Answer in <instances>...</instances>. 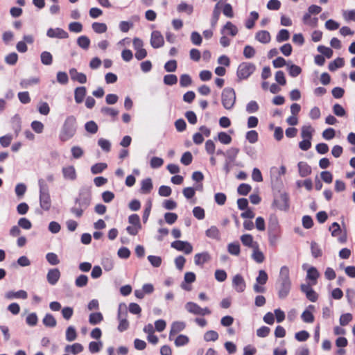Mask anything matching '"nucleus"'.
<instances>
[{
	"instance_id": "obj_17",
	"label": "nucleus",
	"mask_w": 355,
	"mask_h": 355,
	"mask_svg": "<svg viewBox=\"0 0 355 355\" xmlns=\"http://www.w3.org/2000/svg\"><path fill=\"white\" fill-rule=\"evenodd\" d=\"M69 75L71 80L84 84L87 82V76L85 73L78 72L76 69L72 68L69 70Z\"/></svg>"
},
{
	"instance_id": "obj_48",
	"label": "nucleus",
	"mask_w": 355,
	"mask_h": 355,
	"mask_svg": "<svg viewBox=\"0 0 355 355\" xmlns=\"http://www.w3.org/2000/svg\"><path fill=\"white\" fill-rule=\"evenodd\" d=\"M251 189H252V187L250 184L243 183L239 186V187L237 189V192L240 195L246 196L250 193Z\"/></svg>"
},
{
	"instance_id": "obj_38",
	"label": "nucleus",
	"mask_w": 355,
	"mask_h": 355,
	"mask_svg": "<svg viewBox=\"0 0 355 355\" xmlns=\"http://www.w3.org/2000/svg\"><path fill=\"white\" fill-rule=\"evenodd\" d=\"M290 37V33L286 29H282L279 31L278 34L276 36V40L278 42H282L284 41H287Z\"/></svg>"
},
{
	"instance_id": "obj_34",
	"label": "nucleus",
	"mask_w": 355,
	"mask_h": 355,
	"mask_svg": "<svg viewBox=\"0 0 355 355\" xmlns=\"http://www.w3.org/2000/svg\"><path fill=\"white\" fill-rule=\"evenodd\" d=\"M103 320V316L101 313L96 312L92 313L89 315V322L91 324L95 325L100 323Z\"/></svg>"
},
{
	"instance_id": "obj_36",
	"label": "nucleus",
	"mask_w": 355,
	"mask_h": 355,
	"mask_svg": "<svg viewBox=\"0 0 355 355\" xmlns=\"http://www.w3.org/2000/svg\"><path fill=\"white\" fill-rule=\"evenodd\" d=\"M41 62L44 65H51L53 62V56L49 51H43L40 55Z\"/></svg>"
},
{
	"instance_id": "obj_49",
	"label": "nucleus",
	"mask_w": 355,
	"mask_h": 355,
	"mask_svg": "<svg viewBox=\"0 0 355 355\" xmlns=\"http://www.w3.org/2000/svg\"><path fill=\"white\" fill-rule=\"evenodd\" d=\"M311 254L313 257L318 258L322 256V252L319 245L315 242H311Z\"/></svg>"
},
{
	"instance_id": "obj_6",
	"label": "nucleus",
	"mask_w": 355,
	"mask_h": 355,
	"mask_svg": "<svg viewBox=\"0 0 355 355\" xmlns=\"http://www.w3.org/2000/svg\"><path fill=\"white\" fill-rule=\"evenodd\" d=\"M273 208L287 211L289 209V196L286 193H282L277 196L272 205Z\"/></svg>"
},
{
	"instance_id": "obj_3",
	"label": "nucleus",
	"mask_w": 355,
	"mask_h": 355,
	"mask_svg": "<svg viewBox=\"0 0 355 355\" xmlns=\"http://www.w3.org/2000/svg\"><path fill=\"white\" fill-rule=\"evenodd\" d=\"M40 186V205L42 209L49 211L51 207V200L46 187L44 180L42 179L39 180Z\"/></svg>"
},
{
	"instance_id": "obj_58",
	"label": "nucleus",
	"mask_w": 355,
	"mask_h": 355,
	"mask_svg": "<svg viewBox=\"0 0 355 355\" xmlns=\"http://www.w3.org/2000/svg\"><path fill=\"white\" fill-rule=\"evenodd\" d=\"M259 135L256 130H250L246 133V139L251 144L258 141Z\"/></svg>"
},
{
	"instance_id": "obj_45",
	"label": "nucleus",
	"mask_w": 355,
	"mask_h": 355,
	"mask_svg": "<svg viewBox=\"0 0 355 355\" xmlns=\"http://www.w3.org/2000/svg\"><path fill=\"white\" fill-rule=\"evenodd\" d=\"M78 45L83 49H87L90 44V40L87 36H80L77 40Z\"/></svg>"
},
{
	"instance_id": "obj_30",
	"label": "nucleus",
	"mask_w": 355,
	"mask_h": 355,
	"mask_svg": "<svg viewBox=\"0 0 355 355\" xmlns=\"http://www.w3.org/2000/svg\"><path fill=\"white\" fill-rule=\"evenodd\" d=\"M320 274L318 270L315 267H311L308 271L306 277L309 280L313 281V284L315 285L317 283V279L319 277Z\"/></svg>"
},
{
	"instance_id": "obj_61",
	"label": "nucleus",
	"mask_w": 355,
	"mask_h": 355,
	"mask_svg": "<svg viewBox=\"0 0 355 355\" xmlns=\"http://www.w3.org/2000/svg\"><path fill=\"white\" fill-rule=\"evenodd\" d=\"M46 259L47 261L51 265L54 266V265H57L60 263V260H59L57 254L53 252L47 253L46 255Z\"/></svg>"
},
{
	"instance_id": "obj_14",
	"label": "nucleus",
	"mask_w": 355,
	"mask_h": 355,
	"mask_svg": "<svg viewBox=\"0 0 355 355\" xmlns=\"http://www.w3.org/2000/svg\"><path fill=\"white\" fill-rule=\"evenodd\" d=\"M186 327V324L184 322L175 321L173 322L169 332V340H173V336L178 334L181 331L184 330Z\"/></svg>"
},
{
	"instance_id": "obj_24",
	"label": "nucleus",
	"mask_w": 355,
	"mask_h": 355,
	"mask_svg": "<svg viewBox=\"0 0 355 355\" xmlns=\"http://www.w3.org/2000/svg\"><path fill=\"white\" fill-rule=\"evenodd\" d=\"M211 259L209 254L207 252L202 253H198L194 257V261L196 265H202L209 261Z\"/></svg>"
},
{
	"instance_id": "obj_54",
	"label": "nucleus",
	"mask_w": 355,
	"mask_h": 355,
	"mask_svg": "<svg viewBox=\"0 0 355 355\" xmlns=\"http://www.w3.org/2000/svg\"><path fill=\"white\" fill-rule=\"evenodd\" d=\"M302 320L306 323H312L314 321L313 314L309 310H305L301 315Z\"/></svg>"
},
{
	"instance_id": "obj_42",
	"label": "nucleus",
	"mask_w": 355,
	"mask_h": 355,
	"mask_svg": "<svg viewBox=\"0 0 355 355\" xmlns=\"http://www.w3.org/2000/svg\"><path fill=\"white\" fill-rule=\"evenodd\" d=\"M107 167L105 163H97L93 165L91 168V171L93 174H98L102 173Z\"/></svg>"
},
{
	"instance_id": "obj_2",
	"label": "nucleus",
	"mask_w": 355,
	"mask_h": 355,
	"mask_svg": "<svg viewBox=\"0 0 355 355\" xmlns=\"http://www.w3.org/2000/svg\"><path fill=\"white\" fill-rule=\"evenodd\" d=\"M76 132V119L73 116H69L64 121L59 135V139L62 142L72 138Z\"/></svg>"
},
{
	"instance_id": "obj_13",
	"label": "nucleus",
	"mask_w": 355,
	"mask_h": 355,
	"mask_svg": "<svg viewBox=\"0 0 355 355\" xmlns=\"http://www.w3.org/2000/svg\"><path fill=\"white\" fill-rule=\"evenodd\" d=\"M232 285L234 289L239 293L243 292L246 287L243 277L239 274L236 275L233 277Z\"/></svg>"
},
{
	"instance_id": "obj_57",
	"label": "nucleus",
	"mask_w": 355,
	"mask_h": 355,
	"mask_svg": "<svg viewBox=\"0 0 355 355\" xmlns=\"http://www.w3.org/2000/svg\"><path fill=\"white\" fill-rule=\"evenodd\" d=\"M204 338L206 341H216L218 338V334L216 331L210 330L205 334Z\"/></svg>"
},
{
	"instance_id": "obj_21",
	"label": "nucleus",
	"mask_w": 355,
	"mask_h": 355,
	"mask_svg": "<svg viewBox=\"0 0 355 355\" xmlns=\"http://www.w3.org/2000/svg\"><path fill=\"white\" fill-rule=\"evenodd\" d=\"M152 180L150 178L143 180L141 182L140 192L144 194H148L150 193L153 189Z\"/></svg>"
},
{
	"instance_id": "obj_35",
	"label": "nucleus",
	"mask_w": 355,
	"mask_h": 355,
	"mask_svg": "<svg viewBox=\"0 0 355 355\" xmlns=\"http://www.w3.org/2000/svg\"><path fill=\"white\" fill-rule=\"evenodd\" d=\"M259 18V13L256 11L250 12V18L247 19L245 22V27L248 29H251L254 26L255 21Z\"/></svg>"
},
{
	"instance_id": "obj_37",
	"label": "nucleus",
	"mask_w": 355,
	"mask_h": 355,
	"mask_svg": "<svg viewBox=\"0 0 355 355\" xmlns=\"http://www.w3.org/2000/svg\"><path fill=\"white\" fill-rule=\"evenodd\" d=\"M303 22L311 27H315L318 24V18H311L310 13H305L303 16Z\"/></svg>"
},
{
	"instance_id": "obj_43",
	"label": "nucleus",
	"mask_w": 355,
	"mask_h": 355,
	"mask_svg": "<svg viewBox=\"0 0 355 355\" xmlns=\"http://www.w3.org/2000/svg\"><path fill=\"white\" fill-rule=\"evenodd\" d=\"M92 28L96 33H103L107 31V25L104 23L94 22Z\"/></svg>"
},
{
	"instance_id": "obj_20",
	"label": "nucleus",
	"mask_w": 355,
	"mask_h": 355,
	"mask_svg": "<svg viewBox=\"0 0 355 355\" xmlns=\"http://www.w3.org/2000/svg\"><path fill=\"white\" fill-rule=\"evenodd\" d=\"M87 94L85 87H78L74 91V98L76 103H81Z\"/></svg>"
},
{
	"instance_id": "obj_29",
	"label": "nucleus",
	"mask_w": 355,
	"mask_h": 355,
	"mask_svg": "<svg viewBox=\"0 0 355 355\" xmlns=\"http://www.w3.org/2000/svg\"><path fill=\"white\" fill-rule=\"evenodd\" d=\"M220 1H218L214 6V8L213 10V14H212L211 21L212 27L216 26V25L219 19V17L220 15Z\"/></svg>"
},
{
	"instance_id": "obj_56",
	"label": "nucleus",
	"mask_w": 355,
	"mask_h": 355,
	"mask_svg": "<svg viewBox=\"0 0 355 355\" xmlns=\"http://www.w3.org/2000/svg\"><path fill=\"white\" fill-rule=\"evenodd\" d=\"M18 60V55L15 53H10L5 58V61L8 64L15 65Z\"/></svg>"
},
{
	"instance_id": "obj_16",
	"label": "nucleus",
	"mask_w": 355,
	"mask_h": 355,
	"mask_svg": "<svg viewBox=\"0 0 355 355\" xmlns=\"http://www.w3.org/2000/svg\"><path fill=\"white\" fill-rule=\"evenodd\" d=\"M60 277V272L58 268L50 269L47 273L46 279L51 285H55Z\"/></svg>"
},
{
	"instance_id": "obj_55",
	"label": "nucleus",
	"mask_w": 355,
	"mask_h": 355,
	"mask_svg": "<svg viewBox=\"0 0 355 355\" xmlns=\"http://www.w3.org/2000/svg\"><path fill=\"white\" fill-rule=\"evenodd\" d=\"M12 123H13V130L15 131V136L17 137L21 131V129L20 118L19 116H15L12 119Z\"/></svg>"
},
{
	"instance_id": "obj_11",
	"label": "nucleus",
	"mask_w": 355,
	"mask_h": 355,
	"mask_svg": "<svg viewBox=\"0 0 355 355\" xmlns=\"http://www.w3.org/2000/svg\"><path fill=\"white\" fill-rule=\"evenodd\" d=\"M302 292L306 294L307 299L312 302H315L318 299V293L311 287L309 284H302L300 286Z\"/></svg>"
},
{
	"instance_id": "obj_19",
	"label": "nucleus",
	"mask_w": 355,
	"mask_h": 355,
	"mask_svg": "<svg viewBox=\"0 0 355 355\" xmlns=\"http://www.w3.org/2000/svg\"><path fill=\"white\" fill-rule=\"evenodd\" d=\"M299 174L302 178L306 177L311 173V166L305 162H300L297 164Z\"/></svg>"
},
{
	"instance_id": "obj_44",
	"label": "nucleus",
	"mask_w": 355,
	"mask_h": 355,
	"mask_svg": "<svg viewBox=\"0 0 355 355\" xmlns=\"http://www.w3.org/2000/svg\"><path fill=\"white\" fill-rule=\"evenodd\" d=\"M40 79L38 78H32L30 79H24L20 82V86L22 88H27L28 87L39 83Z\"/></svg>"
},
{
	"instance_id": "obj_33",
	"label": "nucleus",
	"mask_w": 355,
	"mask_h": 355,
	"mask_svg": "<svg viewBox=\"0 0 355 355\" xmlns=\"http://www.w3.org/2000/svg\"><path fill=\"white\" fill-rule=\"evenodd\" d=\"M227 251L230 254L235 256L240 254L241 249L239 242L230 243L227 246Z\"/></svg>"
},
{
	"instance_id": "obj_47",
	"label": "nucleus",
	"mask_w": 355,
	"mask_h": 355,
	"mask_svg": "<svg viewBox=\"0 0 355 355\" xmlns=\"http://www.w3.org/2000/svg\"><path fill=\"white\" fill-rule=\"evenodd\" d=\"M189 341V339L188 338V336H185V335H179L176 337V338L175 339V345L177 346V347H181V346H184V345H186Z\"/></svg>"
},
{
	"instance_id": "obj_25",
	"label": "nucleus",
	"mask_w": 355,
	"mask_h": 355,
	"mask_svg": "<svg viewBox=\"0 0 355 355\" xmlns=\"http://www.w3.org/2000/svg\"><path fill=\"white\" fill-rule=\"evenodd\" d=\"M83 346L80 343H73L71 345H67L65 347V352L67 353H71L73 354H78L83 351Z\"/></svg>"
},
{
	"instance_id": "obj_8",
	"label": "nucleus",
	"mask_w": 355,
	"mask_h": 355,
	"mask_svg": "<svg viewBox=\"0 0 355 355\" xmlns=\"http://www.w3.org/2000/svg\"><path fill=\"white\" fill-rule=\"evenodd\" d=\"M171 247L187 254H191L193 251V247L190 243L180 240L172 242Z\"/></svg>"
},
{
	"instance_id": "obj_18",
	"label": "nucleus",
	"mask_w": 355,
	"mask_h": 355,
	"mask_svg": "<svg viewBox=\"0 0 355 355\" xmlns=\"http://www.w3.org/2000/svg\"><path fill=\"white\" fill-rule=\"evenodd\" d=\"M222 34H229L232 37H234L238 33L237 27L233 24L231 21H227L221 30Z\"/></svg>"
},
{
	"instance_id": "obj_7",
	"label": "nucleus",
	"mask_w": 355,
	"mask_h": 355,
	"mask_svg": "<svg viewBox=\"0 0 355 355\" xmlns=\"http://www.w3.org/2000/svg\"><path fill=\"white\" fill-rule=\"evenodd\" d=\"M185 309L190 313L202 316L209 315L211 313L209 308H201L198 304L192 302H187L185 304Z\"/></svg>"
},
{
	"instance_id": "obj_12",
	"label": "nucleus",
	"mask_w": 355,
	"mask_h": 355,
	"mask_svg": "<svg viewBox=\"0 0 355 355\" xmlns=\"http://www.w3.org/2000/svg\"><path fill=\"white\" fill-rule=\"evenodd\" d=\"M46 35L51 38L65 39L69 37L67 32L60 28H51L47 31Z\"/></svg>"
},
{
	"instance_id": "obj_53",
	"label": "nucleus",
	"mask_w": 355,
	"mask_h": 355,
	"mask_svg": "<svg viewBox=\"0 0 355 355\" xmlns=\"http://www.w3.org/2000/svg\"><path fill=\"white\" fill-rule=\"evenodd\" d=\"M85 130L92 134H95L98 131V125L94 121H89L85 123Z\"/></svg>"
},
{
	"instance_id": "obj_31",
	"label": "nucleus",
	"mask_w": 355,
	"mask_h": 355,
	"mask_svg": "<svg viewBox=\"0 0 355 355\" xmlns=\"http://www.w3.org/2000/svg\"><path fill=\"white\" fill-rule=\"evenodd\" d=\"M313 132L314 130L311 125H304L302 128L301 136L303 139L311 140Z\"/></svg>"
},
{
	"instance_id": "obj_64",
	"label": "nucleus",
	"mask_w": 355,
	"mask_h": 355,
	"mask_svg": "<svg viewBox=\"0 0 355 355\" xmlns=\"http://www.w3.org/2000/svg\"><path fill=\"white\" fill-rule=\"evenodd\" d=\"M346 297L351 305H355V291L348 288L346 291Z\"/></svg>"
},
{
	"instance_id": "obj_4",
	"label": "nucleus",
	"mask_w": 355,
	"mask_h": 355,
	"mask_svg": "<svg viewBox=\"0 0 355 355\" xmlns=\"http://www.w3.org/2000/svg\"><path fill=\"white\" fill-rule=\"evenodd\" d=\"M221 101L226 110H231L236 103V93L233 88L226 87L221 94Z\"/></svg>"
},
{
	"instance_id": "obj_1",
	"label": "nucleus",
	"mask_w": 355,
	"mask_h": 355,
	"mask_svg": "<svg viewBox=\"0 0 355 355\" xmlns=\"http://www.w3.org/2000/svg\"><path fill=\"white\" fill-rule=\"evenodd\" d=\"M277 285L278 297L280 299L286 298L291 288L289 269L287 266H284L281 268Z\"/></svg>"
},
{
	"instance_id": "obj_27",
	"label": "nucleus",
	"mask_w": 355,
	"mask_h": 355,
	"mask_svg": "<svg viewBox=\"0 0 355 355\" xmlns=\"http://www.w3.org/2000/svg\"><path fill=\"white\" fill-rule=\"evenodd\" d=\"M205 234L207 237L213 239L220 240V231L216 226H211V227L206 231Z\"/></svg>"
},
{
	"instance_id": "obj_63",
	"label": "nucleus",
	"mask_w": 355,
	"mask_h": 355,
	"mask_svg": "<svg viewBox=\"0 0 355 355\" xmlns=\"http://www.w3.org/2000/svg\"><path fill=\"white\" fill-rule=\"evenodd\" d=\"M344 19L347 21H355V10H344L343 13Z\"/></svg>"
},
{
	"instance_id": "obj_60",
	"label": "nucleus",
	"mask_w": 355,
	"mask_h": 355,
	"mask_svg": "<svg viewBox=\"0 0 355 355\" xmlns=\"http://www.w3.org/2000/svg\"><path fill=\"white\" fill-rule=\"evenodd\" d=\"M205 148L206 152L209 155H213L214 154L215 150H216V146H215L214 142L212 140L208 139L205 142Z\"/></svg>"
},
{
	"instance_id": "obj_10",
	"label": "nucleus",
	"mask_w": 355,
	"mask_h": 355,
	"mask_svg": "<svg viewBox=\"0 0 355 355\" xmlns=\"http://www.w3.org/2000/svg\"><path fill=\"white\" fill-rule=\"evenodd\" d=\"M127 311L125 310L124 312L121 311V307L119 309L118 312V320L119 321L118 325V330L120 332H123L127 330L129 327V322L127 318Z\"/></svg>"
},
{
	"instance_id": "obj_28",
	"label": "nucleus",
	"mask_w": 355,
	"mask_h": 355,
	"mask_svg": "<svg viewBox=\"0 0 355 355\" xmlns=\"http://www.w3.org/2000/svg\"><path fill=\"white\" fill-rule=\"evenodd\" d=\"M6 297L8 299H13V298L26 299L28 297V295L25 291L20 290L17 292L9 291L6 294Z\"/></svg>"
},
{
	"instance_id": "obj_22",
	"label": "nucleus",
	"mask_w": 355,
	"mask_h": 355,
	"mask_svg": "<svg viewBox=\"0 0 355 355\" xmlns=\"http://www.w3.org/2000/svg\"><path fill=\"white\" fill-rule=\"evenodd\" d=\"M62 173L65 179L74 180L76 178V169L73 166L63 167Z\"/></svg>"
},
{
	"instance_id": "obj_39",
	"label": "nucleus",
	"mask_w": 355,
	"mask_h": 355,
	"mask_svg": "<svg viewBox=\"0 0 355 355\" xmlns=\"http://www.w3.org/2000/svg\"><path fill=\"white\" fill-rule=\"evenodd\" d=\"M268 279V276L266 272L263 270L259 271V275L256 278V282L260 285H265Z\"/></svg>"
},
{
	"instance_id": "obj_15",
	"label": "nucleus",
	"mask_w": 355,
	"mask_h": 355,
	"mask_svg": "<svg viewBox=\"0 0 355 355\" xmlns=\"http://www.w3.org/2000/svg\"><path fill=\"white\" fill-rule=\"evenodd\" d=\"M241 241L244 246L254 249L259 246V243L254 241L251 234H245L241 236Z\"/></svg>"
},
{
	"instance_id": "obj_41",
	"label": "nucleus",
	"mask_w": 355,
	"mask_h": 355,
	"mask_svg": "<svg viewBox=\"0 0 355 355\" xmlns=\"http://www.w3.org/2000/svg\"><path fill=\"white\" fill-rule=\"evenodd\" d=\"M77 334L74 327H69L66 331V340L69 342L73 341L76 339Z\"/></svg>"
},
{
	"instance_id": "obj_59",
	"label": "nucleus",
	"mask_w": 355,
	"mask_h": 355,
	"mask_svg": "<svg viewBox=\"0 0 355 355\" xmlns=\"http://www.w3.org/2000/svg\"><path fill=\"white\" fill-rule=\"evenodd\" d=\"M301 72L302 69L297 65L291 64L288 67V73L292 77H297L301 73Z\"/></svg>"
},
{
	"instance_id": "obj_26",
	"label": "nucleus",
	"mask_w": 355,
	"mask_h": 355,
	"mask_svg": "<svg viewBox=\"0 0 355 355\" xmlns=\"http://www.w3.org/2000/svg\"><path fill=\"white\" fill-rule=\"evenodd\" d=\"M252 258L255 262L258 263H261L264 261L265 256L263 253L260 250L259 245L257 246L256 248L252 249Z\"/></svg>"
},
{
	"instance_id": "obj_46",
	"label": "nucleus",
	"mask_w": 355,
	"mask_h": 355,
	"mask_svg": "<svg viewBox=\"0 0 355 355\" xmlns=\"http://www.w3.org/2000/svg\"><path fill=\"white\" fill-rule=\"evenodd\" d=\"M43 323L46 327H54L56 325V320L51 314H46L43 319Z\"/></svg>"
},
{
	"instance_id": "obj_5",
	"label": "nucleus",
	"mask_w": 355,
	"mask_h": 355,
	"mask_svg": "<svg viewBox=\"0 0 355 355\" xmlns=\"http://www.w3.org/2000/svg\"><path fill=\"white\" fill-rule=\"evenodd\" d=\"M256 70V66L254 64L248 62H241L236 71V75L238 78L241 80L248 79Z\"/></svg>"
},
{
	"instance_id": "obj_9",
	"label": "nucleus",
	"mask_w": 355,
	"mask_h": 355,
	"mask_svg": "<svg viewBox=\"0 0 355 355\" xmlns=\"http://www.w3.org/2000/svg\"><path fill=\"white\" fill-rule=\"evenodd\" d=\"M164 44L162 35L159 31H154L151 33L150 44L155 49L162 47Z\"/></svg>"
},
{
	"instance_id": "obj_23",
	"label": "nucleus",
	"mask_w": 355,
	"mask_h": 355,
	"mask_svg": "<svg viewBox=\"0 0 355 355\" xmlns=\"http://www.w3.org/2000/svg\"><path fill=\"white\" fill-rule=\"evenodd\" d=\"M256 40L263 44L270 42L271 37L270 33L267 31H259L256 33Z\"/></svg>"
},
{
	"instance_id": "obj_51",
	"label": "nucleus",
	"mask_w": 355,
	"mask_h": 355,
	"mask_svg": "<svg viewBox=\"0 0 355 355\" xmlns=\"http://www.w3.org/2000/svg\"><path fill=\"white\" fill-rule=\"evenodd\" d=\"M309 337V333L305 330H302L295 334V338L300 342L306 341Z\"/></svg>"
},
{
	"instance_id": "obj_62",
	"label": "nucleus",
	"mask_w": 355,
	"mask_h": 355,
	"mask_svg": "<svg viewBox=\"0 0 355 355\" xmlns=\"http://www.w3.org/2000/svg\"><path fill=\"white\" fill-rule=\"evenodd\" d=\"M352 315L349 313L342 314L339 320L340 325H347L352 320Z\"/></svg>"
},
{
	"instance_id": "obj_52",
	"label": "nucleus",
	"mask_w": 355,
	"mask_h": 355,
	"mask_svg": "<svg viewBox=\"0 0 355 355\" xmlns=\"http://www.w3.org/2000/svg\"><path fill=\"white\" fill-rule=\"evenodd\" d=\"M31 126L33 131L37 134L42 133L44 128V124L39 121H33Z\"/></svg>"
},
{
	"instance_id": "obj_40",
	"label": "nucleus",
	"mask_w": 355,
	"mask_h": 355,
	"mask_svg": "<svg viewBox=\"0 0 355 355\" xmlns=\"http://www.w3.org/2000/svg\"><path fill=\"white\" fill-rule=\"evenodd\" d=\"M218 139L221 144L225 145L230 144L232 141L231 136L225 132H219L218 134Z\"/></svg>"
},
{
	"instance_id": "obj_32",
	"label": "nucleus",
	"mask_w": 355,
	"mask_h": 355,
	"mask_svg": "<svg viewBox=\"0 0 355 355\" xmlns=\"http://www.w3.org/2000/svg\"><path fill=\"white\" fill-rule=\"evenodd\" d=\"M345 64L344 59L342 58H338L329 64V69L331 71H334L338 68L343 67Z\"/></svg>"
},
{
	"instance_id": "obj_50",
	"label": "nucleus",
	"mask_w": 355,
	"mask_h": 355,
	"mask_svg": "<svg viewBox=\"0 0 355 355\" xmlns=\"http://www.w3.org/2000/svg\"><path fill=\"white\" fill-rule=\"evenodd\" d=\"M88 283V277L85 275H79L75 281L77 287L81 288L85 286Z\"/></svg>"
}]
</instances>
